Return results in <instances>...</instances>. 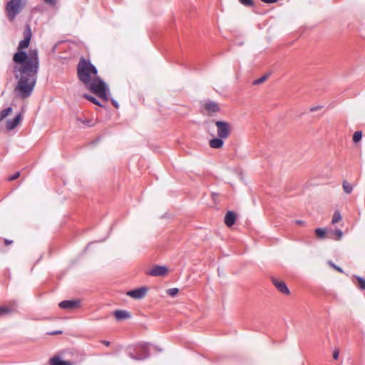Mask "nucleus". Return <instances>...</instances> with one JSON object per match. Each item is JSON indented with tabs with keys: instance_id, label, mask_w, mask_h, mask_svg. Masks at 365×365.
Here are the masks:
<instances>
[{
	"instance_id": "1",
	"label": "nucleus",
	"mask_w": 365,
	"mask_h": 365,
	"mask_svg": "<svg viewBox=\"0 0 365 365\" xmlns=\"http://www.w3.org/2000/svg\"><path fill=\"white\" fill-rule=\"evenodd\" d=\"M24 39L18 46V51L14 53L13 61L16 65L13 67V73L18 83L14 91L21 98L29 97L35 87L39 68L38 52L37 49H30L26 53L24 49L29 46L32 32L31 26L26 24L24 30Z\"/></svg>"
},
{
	"instance_id": "2",
	"label": "nucleus",
	"mask_w": 365,
	"mask_h": 365,
	"mask_svg": "<svg viewBox=\"0 0 365 365\" xmlns=\"http://www.w3.org/2000/svg\"><path fill=\"white\" fill-rule=\"evenodd\" d=\"M98 73L97 68L93 66L91 61L82 58L80 59L77 66V75L78 79L86 86L88 85L91 81L93 80L91 76L95 78Z\"/></svg>"
},
{
	"instance_id": "3",
	"label": "nucleus",
	"mask_w": 365,
	"mask_h": 365,
	"mask_svg": "<svg viewBox=\"0 0 365 365\" xmlns=\"http://www.w3.org/2000/svg\"><path fill=\"white\" fill-rule=\"evenodd\" d=\"M87 88L101 99L107 101L108 100V88L106 83L98 76L93 78L88 85H86Z\"/></svg>"
},
{
	"instance_id": "4",
	"label": "nucleus",
	"mask_w": 365,
	"mask_h": 365,
	"mask_svg": "<svg viewBox=\"0 0 365 365\" xmlns=\"http://www.w3.org/2000/svg\"><path fill=\"white\" fill-rule=\"evenodd\" d=\"M25 0H10L6 5V16L10 21H13L16 16L21 13L25 6Z\"/></svg>"
},
{
	"instance_id": "5",
	"label": "nucleus",
	"mask_w": 365,
	"mask_h": 365,
	"mask_svg": "<svg viewBox=\"0 0 365 365\" xmlns=\"http://www.w3.org/2000/svg\"><path fill=\"white\" fill-rule=\"evenodd\" d=\"M129 356L135 360H143L149 356V344L146 343L138 344L134 353H129Z\"/></svg>"
},
{
	"instance_id": "6",
	"label": "nucleus",
	"mask_w": 365,
	"mask_h": 365,
	"mask_svg": "<svg viewBox=\"0 0 365 365\" xmlns=\"http://www.w3.org/2000/svg\"><path fill=\"white\" fill-rule=\"evenodd\" d=\"M215 125L217 127V136L220 138L226 139L231 134L232 125L230 123L217 120L215 121Z\"/></svg>"
},
{
	"instance_id": "7",
	"label": "nucleus",
	"mask_w": 365,
	"mask_h": 365,
	"mask_svg": "<svg viewBox=\"0 0 365 365\" xmlns=\"http://www.w3.org/2000/svg\"><path fill=\"white\" fill-rule=\"evenodd\" d=\"M81 301L78 299L64 300L58 304L59 307L63 309L73 310L79 307Z\"/></svg>"
},
{
	"instance_id": "8",
	"label": "nucleus",
	"mask_w": 365,
	"mask_h": 365,
	"mask_svg": "<svg viewBox=\"0 0 365 365\" xmlns=\"http://www.w3.org/2000/svg\"><path fill=\"white\" fill-rule=\"evenodd\" d=\"M148 288L143 287L140 288H137L133 290H130L127 292V295L129 297L136 299H143L147 294Z\"/></svg>"
},
{
	"instance_id": "9",
	"label": "nucleus",
	"mask_w": 365,
	"mask_h": 365,
	"mask_svg": "<svg viewBox=\"0 0 365 365\" xmlns=\"http://www.w3.org/2000/svg\"><path fill=\"white\" fill-rule=\"evenodd\" d=\"M168 269L165 266L155 265L150 269L147 274L150 276H165L167 274Z\"/></svg>"
},
{
	"instance_id": "10",
	"label": "nucleus",
	"mask_w": 365,
	"mask_h": 365,
	"mask_svg": "<svg viewBox=\"0 0 365 365\" xmlns=\"http://www.w3.org/2000/svg\"><path fill=\"white\" fill-rule=\"evenodd\" d=\"M272 282L275 287L284 294H289L290 291L284 281L279 280L276 277H272Z\"/></svg>"
},
{
	"instance_id": "11",
	"label": "nucleus",
	"mask_w": 365,
	"mask_h": 365,
	"mask_svg": "<svg viewBox=\"0 0 365 365\" xmlns=\"http://www.w3.org/2000/svg\"><path fill=\"white\" fill-rule=\"evenodd\" d=\"M21 118H22L21 114L19 113L14 119L8 120L6 121V125L7 130H11L14 129L19 123L20 120H21Z\"/></svg>"
},
{
	"instance_id": "12",
	"label": "nucleus",
	"mask_w": 365,
	"mask_h": 365,
	"mask_svg": "<svg viewBox=\"0 0 365 365\" xmlns=\"http://www.w3.org/2000/svg\"><path fill=\"white\" fill-rule=\"evenodd\" d=\"M235 220H236V215L234 212L232 211H228L226 215H225V224L230 227H232L235 222Z\"/></svg>"
},
{
	"instance_id": "13",
	"label": "nucleus",
	"mask_w": 365,
	"mask_h": 365,
	"mask_svg": "<svg viewBox=\"0 0 365 365\" xmlns=\"http://www.w3.org/2000/svg\"><path fill=\"white\" fill-rule=\"evenodd\" d=\"M50 365H73V363L69 361H64L58 355L52 357L49 361Z\"/></svg>"
},
{
	"instance_id": "14",
	"label": "nucleus",
	"mask_w": 365,
	"mask_h": 365,
	"mask_svg": "<svg viewBox=\"0 0 365 365\" xmlns=\"http://www.w3.org/2000/svg\"><path fill=\"white\" fill-rule=\"evenodd\" d=\"M16 307V303L15 302H11L9 306L0 307V316L11 313Z\"/></svg>"
},
{
	"instance_id": "15",
	"label": "nucleus",
	"mask_w": 365,
	"mask_h": 365,
	"mask_svg": "<svg viewBox=\"0 0 365 365\" xmlns=\"http://www.w3.org/2000/svg\"><path fill=\"white\" fill-rule=\"evenodd\" d=\"M113 314L115 319L118 321L128 319L130 317V313L125 310H116L114 312Z\"/></svg>"
},
{
	"instance_id": "16",
	"label": "nucleus",
	"mask_w": 365,
	"mask_h": 365,
	"mask_svg": "<svg viewBox=\"0 0 365 365\" xmlns=\"http://www.w3.org/2000/svg\"><path fill=\"white\" fill-rule=\"evenodd\" d=\"M223 139L224 138H220V137L213 138L210 140L209 145L212 148H216V149L221 148L224 145Z\"/></svg>"
},
{
	"instance_id": "17",
	"label": "nucleus",
	"mask_w": 365,
	"mask_h": 365,
	"mask_svg": "<svg viewBox=\"0 0 365 365\" xmlns=\"http://www.w3.org/2000/svg\"><path fill=\"white\" fill-rule=\"evenodd\" d=\"M205 108L210 113H217L219 111V106L217 103L208 101L205 103Z\"/></svg>"
},
{
	"instance_id": "18",
	"label": "nucleus",
	"mask_w": 365,
	"mask_h": 365,
	"mask_svg": "<svg viewBox=\"0 0 365 365\" xmlns=\"http://www.w3.org/2000/svg\"><path fill=\"white\" fill-rule=\"evenodd\" d=\"M12 109L11 107L2 110L0 113V121L3 120L11 112Z\"/></svg>"
},
{
	"instance_id": "19",
	"label": "nucleus",
	"mask_w": 365,
	"mask_h": 365,
	"mask_svg": "<svg viewBox=\"0 0 365 365\" xmlns=\"http://www.w3.org/2000/svg\"><path fill=\"white\" fill-rule=\"evenodd\" d=\"M343 189L346 193L349 194L352 192L353 187L350 183L347 182L346 181H344Z\"/></svg>"
},
{
	"instance_id": "20",
	"label": "nucleus",
	"mask_w": 365,
	"mask_h": 365,
	"mask_svg": "<svg viewBox=\"0 0 365 365\" xmlns=\"http://www.w3.org/2000/svg\"><path fill=\"white\" fill-rule=\"evenodd\" d=\"M315 234L319 238L323 239L325 237L326 230L322 228H317L315 230Z\"/></svg>"
},
{
	"instance_id": "21",
	"label": "nucleus",
	"mask_w": 365,
	"mask_h": 365,
	"mask_svg": "<svg viewBox=\"0 0 365 365\" xmlns=\"http://www.w3.org/2000/svg\"><path fill=\"white\" fill-rule=\"evenodd\" d=\"M341 220V214L339 213V212H338V211L334 212L333 217H332V220H331L332 224L337 223Z\"/></svg>"
},
{
	"instance_id": "22",
	"label": "nucleus",
	"mask_w": 365,
	"mask_h": 365,
	"mask_svg": "<svg viewBox=\"0 0 365 365\" xmlns=\"http://www.w3.org/2000/svg\"><path fill=\"white\" fill-rule=\"evenodd\" d=\"M83 96V98H85L86 99L90 101L93 103L101 106V104H100L99 101L96 98H95L94 97H93V96L88 95V94H84Z\"/></svg>"
},
{
	"instance_id": "23",
	"label": "nucleus",
	"mask_w": 365,
	"mask_h": 365,
	"mask_svg": "<svg viewBox=\"0 0 365 365\" xmlns=\"http://www.w3.org/2000/svg\"><path fill=\"white\" fill-rule=\"evenodd\" d=\"M361 138L362 133L361 131H356L353 135V141L356 143L361 140Z\"/></svg>"
},
{
	"instance_id": "24",
	"label": "nucleus",
	"mask_w": 365,
	"mask_h": 365,
	"mask_svg": "<svg viewBox=\"0 0 365 365\" xmlns=\"http://www.w3.org/2000/svg\"><path fill=\"white\" fill-rule=\"evenodd\" d=\"M267 78H268V75H267V74L264 75L262 77L255 80L253 81V84L254 85H259V84L264 83L267 79Z\"/></svg>"
},
{
	"instance_id": "25",
	"label": "nucleus",
	"mask_w": 365,
	"mask_h": 365,
	"mask_svg": "<svg viewBox=\"0 0 365 365\" xmlns=\"http://www.w3.org/2000/svg\"><path fill=\"white\" fill-rule=\"evenodd\" d=\"M356 279L358 281L359 287L361 289H365V279L361 277H356Z\"/></svg>"
},
{
	"instance_id": "26",
	"label": "nucleus",
	"mask_w": 365,
	"mask_h": 365,
	"mask_svg": "<svg viewBox=\"0 0 365 365\" xmlns=\"http://www.w3.org/2000/svg\"><path fill=\"white\" fill-rule=\"evenodd\" d=\"M239 1L245 6H253L254 2L252 0H239Z\"/></svg>"
},
{
	"instance_id": "27",
	"label": "nucleus",
	"mask_w": 365,
	"mask_h": 365,
	"mask_svg": "<svg viewBox=\"0 0 365 365\" xmlns=\"http://www.w3.org/2000/svg\"><path fill=\"white\" fill-rule=\"evenodd\" d=\"M178 292V289L171 288L167 290V294L171 297H175Z\"/></svg>"
},
{
	"instance_id": "28",
	"label": "nucleus",
	"mask_w": 365,
	"mask_h": 365,
	"mask_svg": "<svg viewBox=\"0 0 365 365\" xmlns=\"http://www.w3.org/2000/svg\"><path fill=\"white\" fill-rule=\"evenodd\" d=\"M329 265L331 267H332L333 268H334L336 270H337L338 272H343V270L341 268H340L339 267L336 266V264H334L333 262H329Z\"/></svg>"
},
{
	"instance_id": "29",
	"label": "nucleus",
	"mask_w": 365,
	"mask_h": 365,
	"mask_svg": "<svg viewBox=\"0 0 365 365\" xmlns=\"http://www.w3.org/2000/svg\"><path fill=\"white\" fill-rule=\"evenodd\" d=\"M19 175H20L19 172H17L14 175L10 176L9 178V180H10V181L14 180L17 179L19 177Z\"/></svg>"
},
{
	"instance_id": "30",
	"label": "nucleus",
	"mask_w": 365,
	"mask_h": 365,
	"mask_svg": "<svg viewBox=\"0 0 365 365\" xmlns=\"http://www.w3.org/2000/svg\"><path fill=\"white\" fill-rule=\"evenodd\" d=\"M339 349H335L333 352V358L336 360L339 359Z\"/></svg>"
},
{
	"instance_id": "31",
	"label": "nucleus",
	"mask_w": 365,
	"mask_h": 365,
	"mask_svg": "<svg viewBox=\"0 0 365 365\" xmlns=\"http://www.w3.org/2000/svg\"><path fill=\"white\" fill-rule=\"evenodd\" d=\"M335 233H336V236H337V239H338V240H339V239H341V237H342V235H343V233H342V232H341V230H336L335 231Z\"/></svg>"
},
{
	"instance_id": "32",
	"label": "nucleus",
	"mask_w": 365,
	"mask_h": 365,
	"mask_svg": "<svg viewBox=\"0 0 365 365\" xmlns=\"http://www.w3.org/2000/svg\"><path fill=\"white\" fill-rule=\"evenodd\" d=\"M45 3L50 5H54L56 4V0H44Z\"/></svg>"
},
{
	"instance_id": "33",
	"label": "nucleus",
	"mask_w": 365,
	"mask_h": 365,
	"mask_svg": "<svg viewBox=\"0 0 365 365\" xmlns=\"http://www.w3.org/2000/svg\"><path fill=\"white\" fill-rule=\"evenodd\" d=\"M261 1L264 3H267V4H272V3L277 2L278 0H261Z\"/></svg>"
},
{
	"instance_id": "34",
	"label": "nucleus",
	"mask_w": 365,
	"mask_h": 365,
	"mask_svg": "<svg viewBox=\"0 0 365 365\" xmlns=\"http://www.w3.org/2000/svg\"><path fill=\"white\" fill-rule=\"evenodd\" d=\"M62 331H53V332H51V333H48V334H50V335H56V334H61Z\"/></svg>"
},
{
	"instance_id": "35",
	"label": "nucleus",
	"mask_w": 365,
	"mask_h": 365,
	"mask_svg": "<svg viewBox=\"0 0 365 365\" xmlns=\"http://www.w3.org/2000/svg\"><path fill=\"white\" fill-rule=\"evenodd\" d=\"M294 222L297 224V225H303L304 224V222L302 221V220H295Z\"/></svg>"
},
{
	"instance_id": "36",
	"label": "nucleus",
	"mask_w": 365,
	"mask_h": 365,
	"mask_svg": "<svg viewBox=\"0 0 365 365\" xmlns=\"http://www.w3.org/2000/svg\"><path fill=\"white\" fill-rule=\"evenodd\" d=\"M12 242H13V241H12V240H7V239H6V240H4V244H5V245H11Z\"/></svg>"
},
{
	"instance_id": "37",
	"label": "nucleus",
	"mask_w": 365,
	"mask_h": 365,
	"mask_svg": "<svg viewBox=\"0 0 365 365\" xmlns=\"http://www.w3.org/2000/svg\"><path fill=\"white\" fill-rule=\"evenodd\" d=\"M102 343H103L104 345L107 346H108L110 345V342H109L108 341H105V340H103V341H102Z\"/></svg>"
},
{
	"instance_id": "38",
	"label": "nucleus",
	"mask_w": 365,
	"mask_h": 365,
	"mask_svg": "<svg viewBox=\"0 0 365 365\" xmlns=\"http://www.w3.org/2000/svg\"><path fill=\"white\" fill-rule=\"evenodd\" d=\"M318 108H319L318 107H313L310 109V111L314 112V111L317 110Z\"/></svg>"
},
{
	"instance_id": "39",
	"label": "nucleus",
	"mask_w": 365,
	"mask_h": 365,
	"mask_svg": "<svg viewBox=\"0 0 365 365\" xmlns=\"http://www.w3.org/2000/svg\"><path fill=\"white\" fill-rule=\"evenodd\" d=\"M113 104L116 108H118V104L115 101H113Z\"/></svg>"
}]
</instances>
